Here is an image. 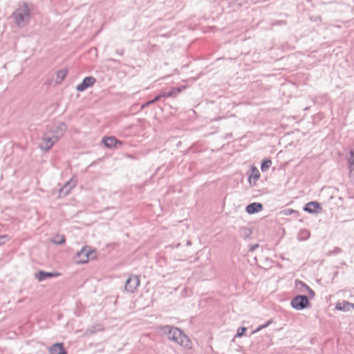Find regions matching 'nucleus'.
I'll list each match as a JSON object with an SVG mask.
<instances>
[{
	"instance_id": "14",
	"label": "nucleus",
	"mask_w": 354,
	"mask_h": 354,
	"mask_svg": "<svg viewBox=\"0 0 354 354\" xmlns=\"http://www.w3.org/2000/svg\"><path fill=\"white\" fill-rule=\"evenodd\" d=\"M183 88L180 87H173L169 91H162V96L164 98L165 97H176L178 93H180Z\"/></svg>"
},
{
	"instance_id": "23",
	"label": "nucleus",
	"mask_w": 354,
	"mask_h": 354,
	"mask_svg": "<svg viewBox=\"0 0 354 354\" xmlns=\"http://www.w3.org/2000/svg\"><path fill=\"white\" fill-rule=\"evenodd\" d=\"M67 73H68L67 70H66V69H62V70L58 71L57 72V78L59 79L60 81L64 80L67 75Z\"/></svg>"
},
{
	"instance_id": "28",
	"label": "nucleus",
	"mask_w": 354,
	"mask_h": 354,
	"mask_svg": "<svg viewBox=\"0 0 354 354\" xmlns=\"http://www.w3.org/2000/svg\"><path fill=\"white\" fill-rule=\"evenodd\" d=\"M272 320H269V321H268L265 324L260 325V326H259L256 329V332L259 331V330H261V329L266 328L267 326H268L272 323Z\"/></svg>"
},
{
	"instance_id": "3",
	"label": "nucleus",
	"mask_w": 354,
	"mask_h": 354,
	"mask_svg": "<svg viewBox=\"0 0 354 354\" xmlns=\"http://www.w3.org/2000/svg\"><path fill=\"white\" fill-rule=\"evenodd\" d=\"M290 305L294 309L301 310L309 306L310 301L307 296L298 295L292 299Z\"/></svg>"
},
{
	"instance_id": "25",
	"label": "nucleus",
	"mask_w": 354,
	"mask_h": 354,
	"mask_svg": "<svg viewBox=\"0 0 354 354\" xmlns=\"http://www.w3.org/2000/svg\"><path fill=\"white\" fill-rule=\"evenodd\" d=\"M348 169L350 178L354 180V161L351 164L348 165Z\"/></svg>"
},
{
	"instance_id": "5",
	"label": "nucleus",
	"mask_w": 354,
	"mask_h": 354,
	"mask_svg": "<svg viewBox=\"0 0 354 354\" xmlns=\"http://www.w3.org/2000/svg\"><path fill=\"white\" fill-rule=\"evenodd\" d=\"M77 257L80 259L77 261L78 263H85L88 262L89 259L95 257V252L88 248H84L77 253Z\"/></svg>"
},
{
	"instance_id": "29",
	"label": "nucleus",
	"mask_w": 354,
	"mask_h": 354,
	"mask_svg": "<svg viewBox=\"0 0 354 354\" xmlns=\"http://www.w3.org/2000/svg\"><path fill=\"white\" fill-rule=\"evenodd\" d=\"M8 239V235H0V245L4 244Z\"/></svg>"
},
{
	"instance_id": "27",
	"label": "nucleus",
	"mask_w": 354,
	"mask_h": 354,
	"mask_svg": "<svg viewBox=\"0 0 354 354\" xmlns=\"http://www.w3.org/2000/svg\"><path fill=\"white\" fill-rule=\"evenodd\" d=\"M354 161V149L349 151V158H348V165L351 164Z\"/></svg>"
},
{
	"instance_id": "13",
	"label": "nucleus",
	"mask_w": 354,
	"mask_h": 354,
	"mask_svg": "<svg viewBox=\"0 0 354 354\" xmlns=\"http://www.w3.org/2000/svg\"><path fill=\"white\" fill-rule=\"evenodd\" d=\"M102 142L108 148L116 147L117 144L122 145V142L113 136L104 137Z\"/></svg>"
},
{
	"instance_id": "35",
	"label": "nucleus",
	"mask_w": 354,
	"mask_h": 354,
	"mask_svg": "<svg viewBox=\"0 0 354 354\" xmlns=\"http://www.w3.org/2000/svg\"><path fill=\"white\" fill-rule=\"evenodd\" d=\"M288 212L289 214H290L292 212H295V211L293 209H288Z\"/></svg>"
},
{
	"instance_id": "9",
	"label": "nucleus",
	"mask_w": 354,
	"mask_h": 354,
	"mask_svg": "<svg viewBox=\"0 0 354 354\" xmlns=\"http://www.w3.org/2000/svg\"><path fill=\"white\" fill-rule=\"evenodd\" d=\"M77 180L73 177L67 181L64 185L59 189V196L63 195L64 196L69 194L71 190L75 187Z\"/></svg>"
},
{
	"instance_id": "17",
	"label": "nucleus",
	"mask_w": 354,
	"mask_h": 354,
	"mask_svg": "<svg viewBox=\"0 0 354 354\" xmlns=\"http://www.w3.org/2000/svg\"><path fill=\"white\" fill-rule=\"evenodd\" d=\"M239 232L240 236L244 239H250L251 236V234H252L251 229L249 227H240Z\"/></svg>"
},
{
	"instance_id": "30",
	"label": "nucleus",
	"mask_w": 354,
	"mask_h": 354,
	"mask_svg": "<svg viewBox=\"0 0 354 354\" xmlns=\"http://www.w3.org/2000/svg\"><path fill=\"white\" fill-rule=\"evenodd\" d=\"M306 290L308 291V295L310 298H313L314 296H315V292L310 288L308 287V288L306 289Z\"/></svg>"
},
{
	"instance_id": "11",
	"label": "nucleus",
	"mask_w": 354,
	"mask_h": 354,
	"mask_svg": "<svg viewBox=\"0 0 354 354\" xmlns=\"http://www.w3.org/2000/svg\"><path fill=\"white\" fill-rule=\"evenodd\" d=\"M48 354H67L63 343H56L48 348Z\"/></svg>"
},
{
	"instance_id": "19",
	"label": "nucleus",
	"mask_w": 354,
	"mask_h": 354,
	"mask_svg": "<svg viewBox=\"0 0 354 354\" xmlns=\"http://www.w3.org/2000/svg\"><path fill=\"white\" fill-rule=\"evenodd\" d=\"M56 131L55 133H56L55 136H59V138L63 136L64 133L66 130V126L64 122H59L55 125Z\"/></svg>"
},
{
	"instance_id": "4",
	"label": "nucleus",
	"mask_w": 354,
	"mask_h": 354,
	"mask_svg": "<svg viewBox=\"0 0 354 354\" xmlns=\"http://www.w3.org/2000/svg\"><path fill=\"white\" fill-rule=\"evenodd\" d=\"M59 138V136L48 137L44 135L41 138V143L39 144V148L44 151H48L53 145L58 141Z\"/></svg>"
},
{
	"instance_id": "22",
	"label": "nucleus",
	"mask_w": 354,
	"mask_h": 354,
	"mask_svg": "<svg viewBox=\"0 0 354 354\" xmlns=\"http://www.w3.org/2000/svg\"><path fill=\"white\" fill-rule=\"evenodd\" d=\"M272 165V161L270 159H265L262 161L261 165V169L262 171H267Z\"/></svg>"
},
{
	"instance_id": "8",
	"label": "nucleus",
	"mask_w": 354,
	"mask_h": 354,
	"mask_svg": "<svg viewBox=\"0 0 354 354\" xmlns=\"http://www.w3.org/2000/svg\"><path fill=\"white\" fill-rule=\"evenodd\" d=\"M61 274L59 272H46L43 270H39L38 272L35 273V278L37 279L39 281H43L46 280L48 278H53L55 277L59 276Z\"/></svg>"
},
{
	"instance_id": "7",
	"label": "nucleus",
	"mask_w": 354,
	"mask_h": 354,
	"mask_svg": "<svg viewBox=\"0 0 354 354\" xmlns=\"http://www.w3.org/2000/svg\"><path fill=\"white\" fill-rule=\"evenodd\" d=\"M96 82V79L92 76L86 77L82 82L76 87L77 91L80 92L84 91L88 88L91 87Z\"/></svg>"
},
{
	"instance_id": "26",
	"label": "nucleus",
	"mask_w": 354,
	"mask_h": 354,
	"mask_svg": "<svg viewBox=\"0 0 354 354\" xmlns=\"http://www.w3.org/2000/svg\"><path fill=\"white\" fill-rule=\"evenodd\" d=\"M246 330L247 329L245 327H239L237 330L236 336L239 337H241L246 331Z\"/></svg>"
},
{
	"instance_id": "21",
	"label": "nucleus",
	"mask_w": 354,
	"mask_h": 354,
	"mask_svg": "<svg viewBox=\"0 0 354 354\" xmlns=\"http://www.w3.org/2000/svg\"><path fill=\"white\" fill-rule=\"evenodd\" d=\"M310 237V232L307 230H301L297 235V239L299 241H305Z\"/></svg>"
},
{
	"instance_id": "16",
	"label": "nucleus",
	"mask_w": 354,
	"mask_h": 354,
	"mask_svg": "<svg viewBox=\"0 0 354 354\" xmlns=\"http://www.w3.org/2000/svg\"><path fill=\"white\" fill-rule=\"evenodd\" d=\"M336 308L339 310L349 311L354 309V304L346 301L342 303H338L336 305Z\"/></svg>"
},
{
	"instance_id": "36",
	"label": "nucleus",
	"mask_w": 354,
	"mask_h": 354,
	"mask_svg": "<svg viewBox=\"0 0 354 354\" xmlns=\"http://www.w3.org/2000/svg\"><path fill=\"white\" fill-rule=\"evenodd\" d=\"M149 101H150V102H151V104H153V103L156 102L155 101V100H154V99H153V100H149Z\"/></svg>"
},
{
	"instance_id": "37",
	"label": "nucleus",
	"mask_w": 354,
	"mask_h": 354,
	"mask_svg": "<svg viewBox=\"0 0 354 354\" xmlns=\"http://www.w3.org/2000/svg\"><path fill=\"white\" fill-rule=\"evenodd\" d=\"M17 24H18V26H19V27H20V28H21V27H22V26H21V24L18 23Z\"/></svg>"
},
{
	"instance_id": "24",
	"label": "nucleus",
	"mask_w": 354,
	"mask_h": 354,
	"mask_svg": "<svg viewBox=\"0 0 354 354\" xmlns=\"http://www.w3.org/2000/svg\"><path fill=\"white\" fill-rule=\"evenodd\" d=\"M295 284H296V286L299 289V291H301V292L303 291V290L301 289V287L304 288L305 290H306L309 287L304 282H303V281H301L300 280H298V279H296Z\"/></svg>"
},
{
	"instance_id": "10",
	"label": "nucleus",
	"mask_w": 354,
	"mask_h": 354,
	"mask_svg": "<svg viewBox=\"0 0 354 354\" xmlns=\"http://www.w3.org/2000/svg\"><path fill=\"white\" fill-rule=\"evenodd\" d=\"M304 211L310 214H315L322 210L321 204L317 201H311L306 203L304 208Z\"/></svg>"
},
{
	"instance_id": "18",
	"label": "nucleus",
	"mask_w": 354,
	"mask_h": 354,
	"mask_svg": "<svg viewBox=\"0 0 354 354\" xmlns=\"http://www.w3.org/2000/svg\"><path fill=\"white\" fill-rule=\"evenodd\" d=\"M259 177H260V173H259L258 169L256 167L252 166L251 167V174L249 176L250 183H252V178H253V180L255 183L259 178Z\"/></svg>"
},
{
	"instance_id": "15",
	"label": "nucleus",
	"mask_w": 354,
	"mask_h": 354,
	"mask_svg": "<svg viewBox=\"0 0 354 354\" xmlns=\"http://www.w3.org/2000/svg\"><path fill=\"white\" fill-rule=\"evenodd\" d=\"M104 330V327L100 324H95L94 325L88 327L86 331L85 335H90L96 333L97 332L102 331Z\"/></svg>"
},
{
	"instance_id": "34",
	"label": "nucleus",
	"mask_w": 354,
	"mask_h": 354,
	"mask_svg": "<svg viewBox=\"0 0 354 354\" xmlns=\"http://www.w3.org/2000/svg\"><path fill=\"white\" fill-rule=\"evenodd\" d=\"M151 104V102L150 101H147V102H145V104H143L142 106H141V109H144L148 106H149Z\"/></svg>"
},
{
	"instance_id": "20",
	"label": "nucleus",
	"mask_w": 354,
	"mask_h": 354,
	"mask_svg": "<svg viewBox=\"0 0 354 354\" xmlns=\"http://www.w3.org/2000/svg\"><path fill=\"white\" fill-rule=\"evenodd\" d=\"M51 241L55 245H62L66 242V239L64 236L57 234L53 238Z\"/></svg>"
},
{
	"instance_id": "12",
	"label": "nucleus",
	"mask_w": 354,
	"mask_h": 354,
	"mask_svg": "<svg viewBox=\"0 0 354 354\" xmlns=\"http://www.w3.org/2000/svg\"><path fill=\"white\" fill-rule=\"evenodd\" d=\"M263 208V205L261 203L254 202L246 206L245 211L249 214H253L261 212Z\"/></svg>"
},
{
	"instance_id": "6",
	"label": "nucleus",
	"mask_w": 354,
	"mask_h": 354,
	"mask_svg": "<svg viewBox=\"0 0 354 354\" xmlns=\"http://www.w3.org/2000/svg\"><path fill=\"white\" fill-rule=\"evenodd\" d=\"M140 285V279L138 275H131L125 283V290L129 292H134Z\"/></svg>"
},
{
	"instance_id": "32",
	"label": "nucleus",
	"mask_w": 354,
	"mask_h": 354,
	"mask_svg": "<svg viewBox=\"0 0 354 354\" xmlns=\"http://www.w3.org/2000/svg\"><path fill=\"white\" fill-rule=\"evenodd\" d=\"M162 98H164V96H162V92H161L159 95H156L153 99L156 102H158L161 100Z\"/></svg>"
},
{
	"instance_id": "1",
	"label": "nucleus",
	"mask_w": 354,
	"mask_h": 354,
	"mask_svg": "<svg viewBox=\"0 0 354 354\" xmlns=\"http://www.w3.org/2000/svg\"><path fill=\"white\" fill-rule=\"evenodd\" d=\"M160 330L166 335L169 339L178 344L185 348H191L192 346L190 339L180 328L169 325L160 326Z\"/></svg>"
},
{
	"instance_id": "2",
	"label": "nucleus",
	"mask_w": 354,
	"mask_h": 354,
	"mask_svg": "<svg viewBox=\"0 0 354 354\" xmlns=\"http://www.w3.org/2000/svg\"><path fill=\"white\" fill-rule=\"evenodd\" d=\"M15 22H21L30 19V10L26 3L19 5L18 8L12 13Z\"/></svg>"
},
{
	"instance_id": "33",
	"label": "nucleus",
	"mask_w": 354,
	"mask_h": 354,
	"mask_svg": "<svg viewBox=\"0 0 354 354\" xmlns=\"http://www.w3.org/2000/svg\"><path fill=\"white\" fill-rule=\"evenodd\" d=\"M259 244H254V245H251L250 246V248H249V251L250 252H253L257 248H259Z\"/></svg>"
},
{
	"instance_id": "31",
	"label": "nucleus",
	"mask_w": 354,
	"mask_h": 354,
	"mask_svg": "<svg viewBox=\"0 0 354 354\" xmlns=\"http://www.w3.org/2000/svg\"><path fill=\"white\" fill-rule=\"evenodd\" d=\"M342 252V249L339 248H335L334 250L333 251L330 252L331 254H339Z\"/></svg>"
}]
</instances>
